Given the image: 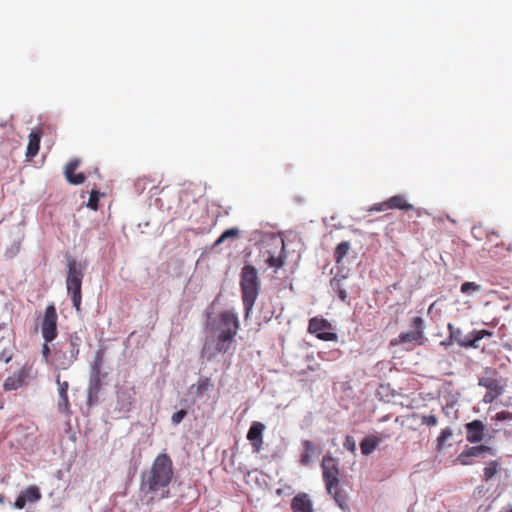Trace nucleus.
I'll return each mask as SVG.
<instances>
[{"label":"nucleus","mask_w":512,"mask_h":512,"mask_svg":"<svg viewBox=\"0 0 512 512\" xmlns=\"http://www.w3.org/2000/svg\"><path fill=\"white\" fill-rule=\"evenodd\" d=\"M498 468L499 464L497 461H489L484 467V480L488 482L492 479L496 475Z\"/></svg>","instance_id":"nucleus-30"},{"label":"nucleus","mask_w":512,"mask_h":512,"mask_svg":"<svg viewBox=\"0 0 512 512\" xmlns=\"http://www.w3.org/2000/svg\"><path fill=\"white\" fill-rule=\"evenodd\" d=\"M49 343H50V342H45V343L42 345V356H43V358H44L45 362H47V363H48V362H51V361L49 360V357H50V355H51V349H50V347H49V345H48Z\"/></svg>","instance_id":"nucleus-46"},{"label":"nucleus","mask_w":512,"mask_h":512,"mask_svg":"<svg viewBox=\"0 0 512 512\" xmlns=\"http://www.w3.org/2000/svg\"><path fill=\"white\" fill-rule=\"evenodd\" d=\"M452 436V430L450 428L443 429L436 439V448L438 451L442 450L446 441Z\"/></svg>","instance_id":"nucleus-31"},{"label":"nucleus","mask_w":512,"mask_h":512,"mask_svg":"<svg viewBox=\"0 0 512 512\" xmlns=\"http://www.w3.org/2000/svg\"><path fill=\"white\" fill-rule=\"evenodd\" d=\"M187 415V412L186 410H179L177 412H175L172 417H171V421L174 425H178L183 419L184 417Z\"/></svg>","instance_id":"nucleus-42"},{"label":"nucleus","mask_w":512,"mask_h":512,"mask_svg":"<svg viewBox=\"0 0 512 512\" xmlns=\"http://www.w3.org/2000/svg\"><path fill=\"white\" fill-rule=\"evenodd\" d=\"M105 353H106V348L100 347L95 353L94 361L91 366L93 375L96 378L97 382L100 381V374H101V370H102V366H103V362H104V358H105Z\"/></svg>","instance_id":"nucleus-25"},{"label":"nucleus","mask_w":512,"mask_h":512,"mask_svg":"<svg viewBox=\"0 0 512 512\" xmlns=\"http://www.w3.org/2000/svg\"><path fill=\"white\" fill-rule=\"evenodd\" d=\"M265 428L263 423L254 421L248 430L247 439L250 441L254 452L258 453L263 448V432Z\"/></svg>","instance_id":"nucleus-15"},{"label":"nucleus","mask_w":512,"mask_h":512,"mask_svg":"<svg viewBox=\"0 0 512 512\" xmlns=\"http://www.w3.org/2000/svg\"><path fill=\"white\" fill-rule=\"evenodd\" d=\"M99 202V192L92 190L87 203V206L93 210H97Z\"/></svg>","instance_id":"nucleus-37"},{"label":"nucleus","mask_w":512,"mask_h":512,"mask_svg":"<svg viewBox=\"0 0 512 512\" xmlns=\"http://www.w3.org/2000/svg\"><path fill=\"white\" fill-rule=\"evenodd\" d=\"M465 450L467 451L468 455H470L472 458L483 457L484 454H492L493 452L492 448L486 445L467 447Z\"/></svg>","instance_id":"nucleus-29"},{"label":"nucleus","mask_w":512,"mask_h":512,"mask_svg":"<svg viewBox=\"0 0 512 512\" xmlns=\"http://www.w3.org/2000/svg\"><path fill=\"white\" fill-rule=\"evenodd\" d=\"M426 338L421 337L420 334L414 331L401 332L397 339L393 340L392 344L415 343L416 345H423Z\"/></svg>","instance_id":"nucleus-21"},{"label":"nucleus","mask_w":512,"mask_h":512,"mask_svg":"<svg viewBox=\"0 0 512 512\" xmlns=\"http://www.w3.org/2000/svg\"><path fill=\"white\" fill-rule=\"evenodd\" d=\"M284 262H285V257L282 255H279V256L269 255L265 260V263L269 267H273L276 269L281 268L284 265Z\"/></svg>","instance_id":"nucleus-34"},{"label":"nucleus","mask_w":512,"mask_h":512,"mask_svg":"<svg viewBox=\"0 0 512 512\" xmlns=\"http://www.w3.org/2000/svg\"><path fill=\"white\" fill-rule=\"evenodd\" d=\"M410 326L412 328V331L420 334L421 337H425L424 336L425 326H424V320L422 317L417 316V317L412 318Z\"/></svg>","instance_id":"nucleus-32"},{"label":"nucleus","mask_w":512,"mask_h":512,"mask_svg":"<svg viewBox=\"0 0 512 512\" xmlns=\"http://www.w3.org/2000/svg\"><path fill=\"white\" fill-rule=\"evenodd\" d=\"M81 345L82 338L79 333H70L67 340L55 344L51 363L58 369L67 370L78 359Z\"/></svg>","instance_id":"nucleus-2"},{"label":"nucleus","mask_w":512,"mask_h":512,"mask_svg":"<svg viewBox=\"0 0 512 512\" xmlns=\"http://www.w3.org/2000/svg\"><path fill=\"white\" fill-rule=\"evenodd\" d=\"M13 357V349L11 347H5L0 351V361L9 363Z\"/></svg>","instance_id":"nucleus-38"},{"label":"nucleus","mask_w":512,"mask_h":512,"mask_svg":"<svg viewBox=\"0 0 512 512\" xmlns=\"http://www.w3.org/2000/svg\"><path fill=\"white\" fill-rule=\"evenodd\" d=\"M421 422L423 425L433 427L438 424V418L432 414L431 415H423V416H421Z\"/></svg>","instance_id":"nucleus-40"},{"label":"nucleus","mask_w":512,"mask_h":512,"mask_svg":"<svg viewBox=\"0 0 512 512\" xmlns=\"http://www.w3.org/2000/svg\"><path fill=\"white\" fill-rule=\"evenodd\" d=\"M331 324L324 318L313 317L309 320L308 332L315 334L318 339L323 341L337 340V334L330 331Z\"/></svg>","instance_id":"nucleus-11"},{"label":"nucleus","mask_w":512,"mask_h":512,"mask_svg":"<svg viewBox=\"0 0 512 512\" xmlns=\"http://www.w3.org/2000/svg\"><path fill=\"white\" fill-rule=\"evenodd\" d=\"M5 502L4 495L0 494V504H3Z\"/></svg>","instance_id":"nucleus-50"},{"label":"nucleus","mask_w":512,"mask_h":512,"mask_svg":"<svg viewBox=\"0 0 512 512\" xmlns=\"http://www.w3.org/2000/svg\"><path fill=\"white\" fill-rule=\"evenodd\" d=\"M272 316H273V311H268L267 313H265L264 319L268 321L272 318Z\"/></svg>","instance_id":"nucleus-48"},{"label":"nucleus","mask_w":512,"mask_h":512,"mask_svg":"<svg viewBox=\"0 0 512 512\" xmlns=\"http://www.w3.org/2000/svg\"><path fill=\"white\" fill-rule=\"evenodd\" d=\"M281 250L283 251L284 250V242L281 241Z\"/></svg>","instance_id":"nucleus-51"},{"label":"nucleus","mask_w":512,"mask_h":512,"mask_svg":"<svg viewBox=\"0 0 512 512\" xmlns=\"http://www.w3.org/2000/svg\"><path fill=\"white\" fill-rule=\"evenodd\" d=\"M494 419L496 421L512 420V412H510V411H500V412L496 413Z\"/></svg>","instance_id":"nucleus-44"},{"label":"nucleus","mask_w":512,"mask_h":512,"mask_svg":"<svg viewBox=\"0 0 512 512\" xmlns=\"http://www.w3.org/2000/svg\"><path fill=\"white\" fill-rule=\"evenodd\" d=\"M235 336L230 333L211 332L204 343L203 354H208V359H212L219 353H227L234 342Z\"/></svg>","instance_id":"nucleus-5"},{"label":"nucleus","mask_w":512,"mask_h":512,"mask_svg":"<svg viewBox=\"0 0 512 512\" xmlns=\"http://www.w3.org/2000/svg\"><path fill=\"white\" fill-rule=\"evenodd\" d=\"M83 279V268L75 259L68 260V275L66 279V287L71 295V300L77 312L81 311V287Z\"/></svg>","instance_id":"nucleus-4"},{"label":"nucleus","mask_w":512,"mask_h":512,"mask_svg":"<svg viewBox=\"0 0 512 512\" xmlns=\"http://www.w3.org/2000/svg\"><path fill=\"white\" fill-rule=\"evenodd\" d=\"M117 409L120 412L128 413L136 402V388L132 383L125 382L117 386L116 390Z\"/></svg>","instance_id":"nucleus-7"},{"label":"nucleus","mask_w":512,"mask_h":512,"mask_svg":"<svg viewBox=\"0 0 512 512\" xmlns=\"http://www.w3.org/2000/svg\"><path fill=\"white\" fill-rule=\"evenodd\" d=\"M33 367L30 364H25L10 376H8L3 384L5 391H14L27 385L32 377Z\"/></svg>","instance_id":"nucleus-8"},{"label":"nucleus","mask_w":512,"mask_h":512,"mask_svg":"<svg viewBox=\"0 0 512 512\" xmlns=\"http://www.w3.org/2000/svg\"><path fill=\"white\" fill-rule=\"evenodd\" d=\"M239 327L240 323L237 314L227 310L220 313L219 320L217 324L213 326L211 332H224L236 335Z\"/></svg>","instance_id":"nucleus-10"},{"label":"nucleus","mask_w":512,"mask_h":512,"mask_svg":"<svg viewBox=\"0 0 512 512\" xmlns=\"http://www.w3.org/2000/svg\"><path fill=\"white\" fill-rule=\"evenodd\" d=\"M331 286H332L333 290L338 294V297L343 302L349 303V297H348V294H347L345 288L342 285V279H338L336 277L333 278L331 280Z\"/></svg>","instance_id":"nucleus-28"},{"label":"nucleus","mask_w":512,"mask_h":512,"mask_svg":"<svg viewBox=\"0 0 512 512\" xmlns=\"http://www.w3.org/2000/svg\"><path fill=\"white\" fill-rule=\"evenodd\" d=\"M302 446H303V452L300 457V462H301V464L307 466L312 462V457L316 453V446L310 440H303Z\"/></svg>","instance_id":"nucleus-26"},{"label":"nucleus","mask_w":512,"mask_h":512,"mask_svg":"<svg viewBox=\"0 0 512 512\" xmlns=\"http://www.w3.org/2000/svg\"><path fill=\"white\" fill-rule=\"evenodd\" d=\"M392 433L388 431H382L378 435H376L378 438H382V441L385 439H389L392 437Z\"/></svg>","instance_id":"nucleus-47"},{"label":"nucleus","mask_w":512,"mask_h":512,"mask_svg":"<svg viewBox=\"0 0 512 512\" xmlns=\"http://www.w3.org/2000/svg\"><path fill=\"white\" fill-rule=\"evenodd\" d=\"M41 137H42L41 129H33L30 132L29 141H28V145H27V151H26V156L28 158H33L38 154L39 148H40Z\"/></svg>","instance_id":"nucleus-20"},{"label":"nucleus","mask_w":512,"mask_h":512,"mask_svg":"<svg viewBox=\"0 0 512 512\" xmlns=\"http://www.w3.org/2000/svg\"><path fill=\"white\" fill-rule=\"evenodd\" d=\"M493 333L489 330H474L469 333L464 339H457L460 346L465 348H478L479 341L485 337H492Z\"/></svg>","instance_id":"nucleus-16"},{"label":"nucleus","mask_w":512,"mask_h":512,"mask_svg":"<svg viewBox=\"0 0 512 512\" xmlns=\"http://www.w3.org/2000/svg\"><path fill=\"white\" fill-rule=\"evenodd\" d=\"M79 164H80V160L72 159L65 166L64 174H65L67 181L70 184L79 185V184L84 183V181L86 180V176L84 173H77V174L75 173Z\"/></svg>","instance_id":"nucleus-18"},{"label":"nucleus","mask_w":512,"mask_h":512,"mask_svg":"<svg viewBox=\"0 0 512 512\" xmlns=\"http://www.w3.org/2000/svg\"><path fill=\"white\" fill-rule=\"evenodd\" d=\"M239 236V230L237 228H230L224 231L220 237L215 241V246L222 244L228 238H237Z\"/></svg>","instance_id":"nucleus-33"},{"label":"nucleus","mask_w":512,"mask_h":512,"mask_svg":"<svg viewBox=\"0 0 512 512\" xmlns=\"http://www.w3.org/2000/svg\"><path fill=\"white\" fill-rule=\"evenodd\" d=\"M466 440L469 443H479L485 437L486 426L481 420L475 419L465 424Z\"/></svg>","instance_id":"nucleus-14"},{"label":"nucleus","mask_w":512,"mask_h":512,"mask_svg":"<svg viewBox=\"0 0 512 512\" xmlns=\"http://www.w3.org/2000/svg\"><path fill=\"white\" fill-rule=\"evenodd\" d=\"M461 292L466 295H471L481 290V286L475 282H464L460 288Z\"/></svg>","instance_id":"nucleus-35"},{"label":"nucleus","mask_w":512,"mask_h":512,"mask_svg":"<svg viewBox=\"0 0 512 512\" xmlns=\"http://www.w3.org/2000/svg\"><path fill=\"white\" fill-rule=\"evenodd\" d=\"M59 392L58 409L61 413L68 414L70 412V403L68 398L69 383L67 381H60V376L56 378Z\"/></svg>","instance_id":"nucleus-19"},{"label":"nucleus","mask_w":512,"mask_h":512,"mask_svg":"<svg viewBox=\"0 0 512 512\" xmlns=\"http://www.w3.org/2000/svg\"><path fill=\"white\" fill-rule=\"evenodd\" d=\"M387 209H390V207L388 206V200L374 204L373 206L370 207L369 211L380 212V211H385Z\"/></svg>","instance_id":"nucleus-45"},{"label":"nucleus","mask_w":512,"mask_h":512,"mask_svg":"<svg viewBox=\"0 0 512 512\" xmlns=\"http://www.w3.org/2000/svg\"><path fill=\"white\" fill-rule=\"evenodd\" d=\"M41 491L36 485H31L22 490L13 503L14 508L23 509L27 503H35L41 499Z\"/></svg>","instance_id":"nucleus-13"},{"label":"nucleus","mask_w":512,"mask_h":512,"mask_svg":"<svg viewBox=\"0 0 512 512\" xmlns=\"http://www.w3.org/2000/svg\"><path fill=\"white\" fill-rule=\"evenodd\" d=\"M58 315L54 304L45 308L44 317L41 322L42 337L45 342H52L58 335L57 330Z\"/></svg>","instance_id":"nucleus-6"},{"label":"nucleus","mask_w":512,"mask_h":512,"mask_svg":"<svg viewBox=\"0 0 512 512\" xmlns=\"http://www.w3.org/2000/svg\"><path fill=\"white\" fill-rule=\"evenodd\" d=\"M321 466L326 489L327 491H332L339 483L338 461L332 456H324Z\"/></svg>","instance_id":"nucleus-9"},{"label":"nucleus","mask_w":512,"mask_h":512,"mask_svg":"<svg viewBox=\"0 0 512 512\" xmlns=\"http://www.w3.org/2000/svg\"><path fill=\"white\" fill-rule=\"evenodd\" d=\"M292 512H314L313 502L307 493H298L291 500Z\"/></svg>","instance_id":"nucleus-17"},{"label":"nucleus","mask_w":512,"mask_h":512,"mask_svg":"<svg viewBox=\"0 0 512 512\" xmlns=\"http://www.w3.org/2000/svg\"><path fill=\"white\" fill-rule=\"evenodd\" d=\"M456 462L463 466H468L473 464L472 457L468 455L466 450H463L458 457L456 458Z\"/></svg>","instance_id":"nucleus-36"},{"label":"nucleus","mask_w":512,"mask_h":512,"mask_svg":"<svg viewBox=\"0 0 512 512\" xmlns=\"http://www.w3.org/2000/svg\"><path fill=\"white\" fill-rule=\"evenodd\" d=\"M240 288L245 318L250 316L260 290V281L257 270L252 265H245L240 273Z\"/></svg>","instance_id":"nucleus-3"},{"label":"nucleus","mask_w":512,"mask_h":512,"mask_svg":"<svg viewBox=\"0 0 512 512\" xmlns=\"http://www.w3.org/2000/svg\"><path fill=\"white\" fill-rule=\"evenodd\" d=\"M479 385L487 389V392L483 397V401L485 403H492L503 393V387L500 384V381L496 378L483 377L479 379Z\"/></svg>","instance_id":"nucleus-12"},{"label":"nucleus","mask_w":512,"mask_h":512,"mask_svg":"<svg viewBox=\"0 0 512 512\" xmlns=\"http://www.w3.org/2000/svg\"><path fill=\"white\" fill-rule=\"evenodd\" d=\"M498 239H499V234L496 231H491L487 234L488 244L495 242V248L504 247L503 242H501L500 244L497 242Z\"/></svg>","instance_id":"nucleus-41"},{"label":"nucleus","mask_w":512,"mask_h":512,"mask_svg":"<svg viewBox=\"0 0 512 512\" xmlns=\"http://www.w3.org/2000/svg\"><path fill=\"white\" fill-rule=\"evenodd\" d=\"M382 442V438L376 435H369L360 442L361 453L365 456L370 455L375 451L378 445Z\"/></svg>","instance_id":"nucleus-23"},{"label":"nucleus","mask_w":512,"mask_h":512,"mask_svg":"<svg viewBox=\"0 0 512 512\" xmlns=\"http://www.w3.org/2000/svg\"><path fill=\"white\" fill-rule=\"evenodd\" d=\"M499 512H512V506H505Z\"/></svg>","instance_id":"nucleus-49"},{"label":"nucleus","mask_w":512,"mask_h":512,"mask_svg":"<svg viewBox=\"0 0 512 512\" xmlns=\"http://www.w3.org/2000/svg\"><path fill=\"white\" fill-rule=\"evenodd\" d=\"M343 446H344V448L346 450L350 451L352 454H355V452H356V442H355V439L352 436L347 435L345 437Z\"/></svg>","instance_id":"nucleus-39"},{"label":"nucleus","mask_w":512,"mask_h":512,"mask_svg":"<svg viewBox=\"0 0 512 512\" xmlns=\"http://www.w3.org/2000/svg\"><path fill=\"white\" fill-rule=\"evenodd\" d=\"M388 206L390 209H398V210H413L414 206L408 203L406 197L404 195H394L388 199Z\"/></svg>","instance_id":"nucleus-24"},{"label":"nucleus","mask_w":512,"mask_h":512,"mask_svg":"<svg viewBox=\"0 0 512 512\" xmlns=\"http://www.w3.org/2000/svg\"><path fill=\"white\" fill-rule=\"evenodd\" d=\"M210 387V380L205 378L201 380L197 385V394L202 395Z\"/></svg>","instance_id":"nucleus-43"},{"label":"nucleus","mask_w":512,"mask_h":512,"mask_svg":"<svg viewBox=\"0 0 512 512\" xmlns=\"http://www.w3.org/2000/svg\"><path fill=\"white\" fill-rule=\"evenodd\" d=\"M174 477V467L167 453H160L153 460L149 470L141 478L140 490L150 495V502L170 497V484Z\"/></svg>","instance_id":"nucleus-1"},{"label":"nucleus","mask_w":512,"mask_h":512,"mask_svg":"<svg viewBox=\"0 0 512 512\" xmlns=\"http://www.w3.org/2000/svg\"><path fill=\"white\" fill-rule=\"evenodd\" d=\"M327 492L329 495H331L333 497L334 501L336 502V504L339 506L340 509H342L343 511L348 510L349 497H348L347 492L340 487L339 483L337 484V486L334 489H332V491H327Z\"/></svg>","instance_id":"nucleus-22"},{"label":"nucleus","mask_w":512,"mask_h":512,"mask_svg":"<svg viewBox=\"0 0 512 512\" xmlns=\"http://www.w3.org/2000/svg\"><path fill=\"white\" fill-rule=\"evenodd\" d=\"M350 242L343 241L339 243L334 250V260L337 264H340L343 258L348 254L350 250Z\"/></svg>","instance_id":"nucleus-27"}]
</instances>
